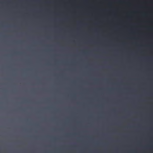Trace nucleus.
Masks as SVG:
<instances>
[{
  "label": "nucleus",
  "mask_w": 153,
  "mask_h": 153,
  "mask_svg": "<svg viewBox=\"0 0 153 153\" xmlns=\"http://www.w3.org/2000/svg\"><path fill=\"white\" fill-rule=\"evenodd\" d=\"M7 32H8V45H9V41L10 42V40L9 41V38H10V0H7Z\"/></svg>",
  "instance_id": "1"
},
{
  "label": "nucleus",
  "mask_w": 153,
  "mask_h": 153,
  "mask_svg": "<svg viewBox=\"0 0 153 153\" xmlns=\"http://www.w3.org/2000/svg\"><path fill=\"white\" fill-rule=\"evenodd\" d=\"M7 32H8V45H9V41L10 42V40L9 41V38H10V0H7Z\"/></svg>",
  "instance_id": "2"
},
{
  "label": "nucleus",
  "mask_w": 153,
  "mask_h": 153,
  "mask_svg": "<svg viewBox=\"0 0 153 153\" xmlns=\"http://www.w3.org/2000/svg\"><path fill=\"white\" fill-rule=\"evenodd\" d=\"M7 32H8V45H9V41L10 42V40L9 41V38H10V0H7Z\"/></svg>",
  "instance_id": "3"
},
{
  "label": "nucleus",
  "mask_w": 153,
  "mask_h": 153,
  "mask_svg": "<svg viewBox=\"0 0 153 153\" xmlns=\"http://www.w3.org/2000/svg\"><path fill=\"white\" fill-rule=\"evenodd\" d=\"M8 54H7V55H8V58H9V56H10V53H9V49L8 48ZM7 67H8V70L9 69V68H10V63L9 64V62H8V65H7Z\"/></svg>",
  "instance_id": "4"
},
{
  "label": "nucleus",
  "mask_w": 153,
  "mask_h": 153,
  "mask_svg": "<svg viewBox=\"0 0 153 153\" xmlns=\"http://www.w3.org/2000/svg\"><path fill=\"white\" fill-rule=\"evenodd\" d=\"M8 153H9V150L8 149Z\"/></svg>",
  "instance_id": "5"
},
{
  "label": "nucleus",
  "mask_w": 153,
  "mask_h": 153,
  "mask_svg": "<svg viewBox=\"0 0 153 153\" xmlns=\"http://www.w3.org/2000/svg\"><path fill=\"white\" fill-rule=\"evenodd\" d=\"M8 80L9 79V77H8Z\"/></svg>",
  "instance_id": "6"
},
{
  "label": "nucleus",
  "mask_w": 153,
  "mask_h": 153,
  "mask_svg": "<svg viewBox=\"0 0 153 153\" xmlns=\"http://www.w3.org/2000/svg\"><path fill=\"white\" fill-rule=\"evenodd\" d=\"M10 14H11V13H10Z\"/></svg>",
  "instance_id": "7"
}]
</instances>
